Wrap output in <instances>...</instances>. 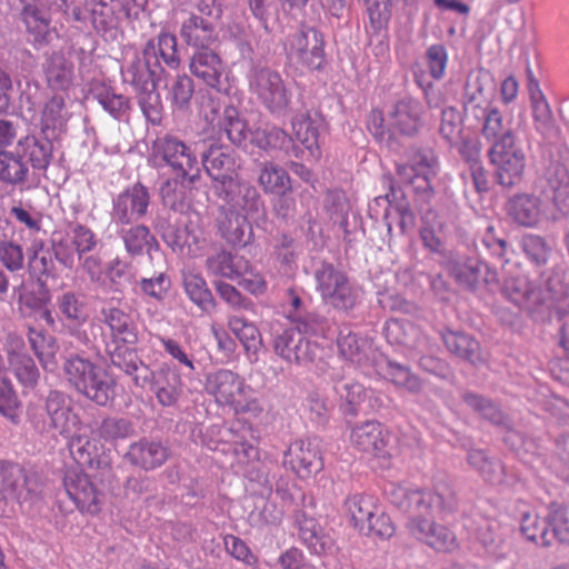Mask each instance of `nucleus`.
<instances>
[{
  "label": "nucleus",
  "instance_id": "obj_1",
  "mask_svg": "<svg viewBox=\"0 0 569 569\" xmlns=\"http://www.w3.org/2000/svg\"><path fill=\"white\" fill-rule=\"evenodd\" d=\"M148 161L157 169L167 166L174 174L160 188L163 206L178 213L188 212L191 208L188 187L196 184L201 177L196 150L176 136L166 133L152 142Z\"/></svg>",
  "mask_w": 569,
  "mask_h": 569
},
{
  "label": "nucleus",
  "instance_id": "obj_2",
  "mask_svg": "<svg viewBox=\"0 0 569 569\" xmlns=\"http://www.w3.org/2000/svg\"><path fill=\"white\" fill-rule=\"evenodd\" d=\"M96 449L87 438H73L70 442V452L81 466L96 468L93 475L69 470L63 478V486L69 498L82 513L98 515L104 503V489L110 487L114 478L112 467L106 458L92 455Z\"/></svg>",
  "mask_w": 569,
  "mask_h": 569
},
{
  "label": "nucleus",
  "instance_id": "obj_3",
  "mask_svg": "<svg viewBox=\"0 0 569 569\" xmlns=\"http://www.w3.org/2000/svg\"><path fill=\"white\" fill-rule=\"evenodd\" d=\"M60 369L68 386L97 406L106 407L113 400L114 378L84 352L63 353Z\"/></svg>",
  "mask_w": 569,
  "mask_h": 569
},
{
  "label": "nucleus",
  "instance_id": "obj_4",
  "mask_svg": "<svg viewBox=\"0 0 569 569\" xmlns=\"http://www.w3.org/2000/svg\"><path fill=\"white\" fill-rule=\"evenodd\" d=\"M498 87L488 74H481L465 86L463 113L467 121L480 126L481 136L490 143L488 157L492 164L498 162Z\"/></svg>",
  "mask_w": 569,
  "mask_h": 569
},
{
  "label": "nucleus",
  "instance_id": "obj_5",
  "mask_svg": "<svg viewBox=\"0 0 569 569\" xmlns=\"http://www.w3.org/2000/svg\"><path fill=\"white\" fill-rule=\"evenodd\" d=\"M166 70L154 58L152 44H144L141 58L137 57L126 69L124 80L138 93V103L142 113L153 124L161 121V96L158 84L164 77Z\"/></svg>",
  "mask_w": 569,
  "mask_h": 569
},
{
  "label": "nucleus",
  "instance_id": "obj_6",
  "mask_svg": "<svg viewBox=\"0 0 569 569\" xmlns=\"http://www.w3.org/2000/svg\"><path fill=\"white\" fill-rule=\"evenodd\" d=\"M272 348L274 353L289 365L313 366L320 373L335 361L331 351L302 336L290 327L274 331Z\"/></svg>",
  "mask_w": 569,
  "mask_h": 569
},
{
  "label": "nucleus",
  "instance_id": "obj_7",
  "mask_svg": "<svg viewBox=\"0 0 569 569\" xmlns=\"http://www.w3.org/2000/svg\"><path fill=\"white\" fill-rule=\"evenodd\" d=\"M43 487L41 475L33 468L0 461V516H4L7 500L20 506L36 505L42 497Z\"/></svg>",
  "mask_w": 569,
  "mask_h": 569
},
{
  "label": "nucleus",
  "instance_id": "obj_8",
  "mask_svg": "<svg viewBox=\"0 0 569 569\" xmlns=\"http://www.w3.org/2000/svg\"><path fill=\"white\" fill-rule=\"evenodd\" d=\"M385 492L389 502L409 517L431 516L435 509L452 511L457 505L455 492L448 487L433 492L409 489L391 482L386 487Z\"/></svg>",
  "mask_w": 569,
  "mask_h": 569
},
{
  "label": "nucleus",
  "instance_id": "obj_9",
  "mask_svg": "<svg viewBox=\"0 0 569 569\" xmlns=\"http://www.w3.org/2000/svg\"><path fill=\"white\" fill-rule=\"evenodd\" d=\"M249 88L269 111L281 118L290 112V92L280 73L261 63H252L248 72Z\"/></svg>",
  "mask_w": 569,
  "mask_h": 569
},
{
  "label": "nucleus",
  "instance_id": "obj_10",
  "mask_svg": "<svg viewBox=\"0 0 569 569\" xmlns=\"http://www.w3.org/2000/svg\"><path fill=\"white\" fill-rule=\"evenodd\" d=\"M288 54L310 71H322L329 62L325 33L307 21H300L287 37Z\"/></svg>",
  "mask_w": 569,
  "mask_h": 569
},
{
  "label": "nucleus",
  "instance_id": "obj_11",
  "mask_svg": "<svg viewBox=\"0 0 569 569\" xmlns=\"http://www.w3.org/2000/svg\"><path fill=\"white\" fill-rule=\"evenodd\" d=\"M315 279L322 300L336 310L349 312L358 303V291L348 276L331 262L320 260L315 270Z\"/></svg>",
  "mask_w": 569,
  "mask_h": 569
},
{
  "label": "nucleus",
  "instance_id": "obj_12",
  "mask_svg": "<svg viewBox=\"0 0 569 569\" xmlns=\"http://www.w3.org/2000/svg\"><path fill=\"white\" fill-rule=\"evenodd\" d=\"M74 0H19L21 3V20L29 33L34 36V41L49 43L56 36L52 26L53 16L62 12L68 14L69 7Z\"/></svg>",
  "mask_w": 569,
  "mask_h": 569
},
{
  "label": "nucleus",
  "instance_id": "obj_13",
  "mask_svg": "<svg viewBox=\"0 0 569 569\" xmlns=\"http://www.w3.org/2000/svg\"><path fill=\"white\" fill-rule=\"evenodd\" d=\"M301 506L295 509V521L299 527L302 542L311 553L326 556L335 550V540L325 532L316 520V506L312 497L300 495Z\"/></svg>",
  "mask_w": 569,
  "mask_h": 569
},
{
  "label": "nucleus",
  "instance_id": "obj_14",
  "mask_svg": "<svg viewBox=\"0 0 569 569\" xmlns=\"http://www.w3.org/2000/svg\"><path fill=\"white\" fill-rule=\"evenodd\" d=\"M322 375L332 382V389L340 400V408L346 418L367 413L368 390L359 382L346 380L343 367H335L331 361Z\"/></svg>",
  "mask_w": 569,
  "mask_h": 569
},
{
  "label": "nucleus",
  "instance_id": "obj_15",
  "mask_svg": "<svg viewBox=\"0 0 569 569\" xmlns=\"http://www.w3.org/2000/svg\"><path fill=\"white\" fill-rule=\"evenodd\" d=\"M191 149L196 150L197 156L200 154L201 164L211 178V187L239 174L236 171L233 151L229 146L216 140H208L201 146L194 144V148L191 147Z\"/></svg>",
  "mask_w": 569,
  "mask_h": 569
},
{
  "label": "nucleus",
  "instance_id": "obj_16",
  "mask_svg": "<svg viewBox=\"0 0 569 569\" xmlns=\"http://www.w3.org/2000/svg\"><path fill=\"white\" fill-rule=\"evenodd\" d=\"M387 123L395 136L415 138L425 127V108L418 99L406 96L390 106Z\"/></svg>",
  "mask_w": 569,
  "mask_h": 569
},
{
  "label": "nucleus",
  "instance_id": "obj_17",
  "mask_svg": "<svg viewBox=\"0 0 569 569\" xmlns=\"http://www.w3.org/2000/svg\"><path fill=\"white\" fill-rule=\"evenodd\" d=\"M149 204L148 188L136 182L112 199L111 221L122 226L136 223L147 214Z\"/></svg>",
  "mask_w": 569,
  "mask_h": 569
},
{
  "label": "nucleus",
  "instance_id": "obj_18",
  "mask_svg": "<svg viewBox=\"0 0 569 569\" xmlns=\"http://www.w3.org/2000/svg\"><path fill=\"white\" fill-rule=\"evenodd\" d=\"M171 455L168 442L159 438L142 437L130 443L123 458L131 466L152 471L163 466Z\"/></svg>",
  "mask_w": 569,
  "mask_h": 569
},
{
  "label": "nucleus",
  "instance_id": "obj_19",
  "mask_svg": "<svg viewBox=\"0 0 569 569\" xmlns=\"http://www.w3.org/2000/svg\"><path fill=\"white\" fill-rule=\"evenodd\" d=\"M56 140L47 139L44 136L27 134L20 138L14 147L23 162L29 166L31 173H34L37 183L46 174L53 158V143Z\"/></svg>",
  "mask_w": 569,
  "mask_h": 569
},
{
  "label": "nucleus",
  "instance_id": "obj_20",
  "mask_svg": "<svg viewBox=\"0 0 569 569\" xmlns=\"http://www.w3.org/2000/svg\"><path fill=\"white\" fill-rule=\"evenodd\" d=\"M251 219L247 214L233 209L218 207L216 226L219 234L233 248H244L254 240Z\"/></svg>",
  "mask_w": 569,
  "mask_h": 569
},
{
  "label": "nucleus",
  "instance_id": "obj_21",
  "mask_svg": "<svg viewBox=\"0 0 569 569\" xmlns=\"http://www.w3.org/2000/svg\"><path fill=\"white\" fill-rule=\"evenodd\" d=\"M283 465L301 479H308L323 468V461L317 445L310 440H296L284 453Z\"/></svg>",
  "mask_w": 569,
  "mask_h": 569
},
{
  "label": "nucleus",
  "instance_id": "obj_22",
  "mask_svg": "<svg viewBox=\"0 0 569 569\" xmlns=\"http://www.w3.org/2000/svg\"><path fill=\"white\" fill-rule=\"evenodd\" d=\"M500 184L513 186L523 176L526 156L510 132L500 137Z\"/></svg>",
  "mask_w": 569,
  "mask_h": 569
},
{
  "label": "nucleus",
  "instance_id": "obj_23",
  "mask_svg": "<svg viewBox=\"0 0 569 569\" xmlns=\"http://www.w3.org/2000/svg\"><path fill=\"white\" fill-rule=\"evenodd\" d=\"M0 181L21 191L38 186L34 173L30 172L14 148L0 151Z\"/></svg>",
  "mask_w": 569,
  "mask_h": 569
},
{
  "label": "nucleus",
  "instance_id": "obj_24",
  "mask_svg": "<svg viewBox=\"0 0 569 569\" xmlns=\"http://www.w3.org/2000/svg\"><path fill=\"white\" fill-rule=\"evenodd\" d=\"M179 34L181 40L194 51L211 48L218 40L214 24L209 19L194 13L189 14L181 22Z\"/></svg>",
  "mask_w": 569,
  "mask_h": 569
},
{
  "label": "nucleus",
  "instance_id": "obj_25",
  "mask_svg": "<svg viewBox=\"0 0 569 569\" xmlns=\"http://www.w3.org/2000/svg\"><path fill=\"white\" fill-rule=\"evenodd\" d=\"M450 272L456 281L468 290H476L481 281L486 284L495 283L498 277L496 271L473 258L456 260Z\"/></svg>",
  "mask_w": 569,
  "mask_h": 569
},
{
  "label": "nucleus",
  "instance_id": "obj_26",
  "mask_svg": "<svg viewBox=\"0 0 569 569\" xmlns=\"http://www.w3.org/2000/svg\"><path fill=\"white\" fill-rule=\"evenodd\" d=\"M350 440L360 451L383 456L388 443L387 431L376 420H367L351 430Z\"/></svg>",
  "mask_w": 569,
  "mask_h": 569
},
{
  "label": "nucleus",
  "instance_id": "obj_27",
  "mask_svg": "<svg viewBox=\"0 0 569 569\" xmlns=\"http://www.w3.org/2000/svg\"><path fill=\"white\" fill-rule=\"evenodd\" d=\"M251 143L266 152L279 150L297 158L303 152L293 138L279 127L256 128L251 133Z\"/></svg>",
  "mask_w": 569,
  "mask_h": 569
},
{
  "label": "nucleus",
  "instance_id": "obj_28",
  "mask_svg": "<svg viewBox=\"0 0 569 569\" xmlns=\"http://www.w3.org/2000/svg\"><path fill=\"white\" fill-rule=\"evenodd\" d=\"M257 167V182L266 194H282L292 191V180L289 172L281 164L272 161L254 160Z\"/></svg>",
  "mask_w": 569,
  "mask_h": 569
},
{
  "label": "nucleus",
  "instance_id": "obj_29",
  "mask_svg": "<svg viewBox=\"0 0 569 569\" xmlns=\"http://www.w3.org/2000/svg\"><path fill=\"white\" fill-rule=\"evenodd\" d=\"M243 382L240 377L228 369L209 372L206 377L204 388L209 395L222 405H232L237 393L242 391Z\"/></svg>",
  "mask_w": 569,
  "mask_h": 569
},
{
  "label": "nucleus",
  "instance_id": "obj_30",
  "mask_svg": "<svg viewBox=\"0 0 569 569\" xmlns=\"http://www.w3.org/2000/svg\"><path fill=\"white\" fill-rule=\"evenodd\" d=\"M126 251L131 257H141L147 254L153 259L154 253L160 252V243L151 233L149 227L144 224H133L123 228L120 231Z\"/></svg>",
  "mask_w": 569,
  "mask_h": 569
},
{
  "label": "nucleus",
  "instance_id": "obj_31",
  "mask_svg": "<svg viewBox=\"0 0 569 569\" xmlns=\"http://www.w3.org/2000/svg\"><path fill=\"white\" fill-rule=\"evenodd\" d=\"M102 321L111 332V339L114 345H136L138 342L137 326L130 313L119 308H102Z\"/></svg>",
  "mask_w": 569,
  "mask_h": 569
},
{
  "label": "nucleus",
  "instance_id": "obj_32",
  "mask_svg": "<svg viewBox=\"0 0 569 569\" xmlns=\"http://www.w3.org/2000/svg\"><path fill=\"white\" fill-rule=\"evenodd\" d=\"M190 71L211 88L221 84L222 61L211 47L206 50H196L190 58Z\"/></svg>",
  "mask_w": 569,
  "mask_h": 569
},
{
  "label": "nucleus",
  "instance_id": "obj_33",
  "mask_svg": "<svg viewBox=\"0 0 569 569\" xmlns=\"http://www.w3.org/2000/svg\"><path fill=\"white\" fill-rule=\"evenodd\" d=\"M66 102L62 96H53L46 102L40 118V134L59 141L67 130Z\"/></svg>",
  "mask_w": 569,
  "mask_h": 569
},
{
  "label": "nucleus",
  "instance_id": "obj_34",
  "mask_svg": "<svg viewBox=\"0 0 569 569\" xmlns=\"http://www.w3.org/2000/svg\"><path fill=\"white\" fill-rule=\"evenodd\" d=\"M92 98L113 119L124 121L129 119L131 110L130 98L119 93L112 86L103 82H96L91 87Z\"/></svg>",
  "mask_w": 569,
  "mask_h": 569
},
{
  "label": "nucleus",
  "instance_id": "obj_35",
  "mask_svg": "<svg viewBox=\"0 0 569 569\" xmlns=\"http://www.w3.org/2000/svg\"><path fill=\"white\" fill-rule=\"evenodd\" d=\"M322 124L320 117L312 118L309 112L298 113L292 118V129L295 142H299L311 157L319 158V128Z\"/></svg>",
  "mask_w": 569,
  "mask_h": 569
},
{
  "label": "nucleus",
  "instance_id": "obj_36",
  "mask_svg": "<svg viewBox=\"0 0 569 569\" xmlns=\"http://www.w3.org/2000/svg\"><path fill=\"white\" fill-rule=\"evenodd\" d=\"M221 128L228 140L238 149L248 151L252 146L251 133L253 130L249 128L247 119L236 107L229 104L223 109Z\"/></svg>",
  "mask_w": 569,
  "mask_h": 569
},
{
  "label": "nucleus",
  "instance_id": "obj_37",
  "mask_svg": "<svg viewBox=\"0 0 569 569\" xmlns=\"http://www.w3.org/2000/svg\"><path fill=\"white\" fill-rule=\"evenodd\" d=\"M159 403L163 407L176 406L182 395L181 376L177 369L162 365L152 385Z\"/></svg>",
  "mask_w": 569,
  "mask_h": 569
},
{
  "label": "nucleus",
  "instance_id": "obj_38",
  "mask_svg": "<svg viewBox=\"0 0 569 569\" xmlns=\"http://www.w3.org/2000/svg\"><path fill=\"white\" fill-rule=\"evenodd\" d=\"M28 271L31 280H56L59 271L52 254L44 247L43 242L34 241L29 249Z\"/></svg>",
  "mask_w": 569,
  "mask_h": 569
},
{
  "label": "nucleus",
  "instance_id": "obj_39",
  "mask_svg": "<svg viewBox=\"0 0 569 569\" xmlns=\"http://www.w3.org/2000/svg\"><path fill=\"white\" fill-rule=\"evenodd\" d=\"M46 416L50 420V425L60 435L70 432L72 415L71 407L67 403V395L59 390H50L44 400Z\"/></svg>",
  "mask_w": 569,
  "mask_h": 569
},
{
  "label": "nucleus",
  "instance_id": "obj_40",
  "mask_svg": "<svg viewBox=\"0 0 569 569\" xmlns=\"http://www.w3.org/2000/svg\"><path fill=\"white\" fill-rule=\"evenodd\" d=\"M507 212L519 224L532 227L540 219L541 201L531 194H518L509 200Z\"/></svg>",
  "mask_w": 569,
  "mask_h": 569
},
{
  "label": "nucleus",
  "instance_id": "obj_41",
  "mask_svg": "<svg viewBox=\"0 0 569 569\" xmlns=\"http://www.w3.org/2000/svg\"><path fill=\"white\" fill-rule=\"evenodd\" d=\"M44 74L49 87L53 90H67L72 84L73 66L67 58L58 52L47 58Z\"/></svg>",
  "mask_w": 569,
  "mask_h": 569
},
{
  "label": "nucleus",
  "instance_id": "obj_42",
  "mask_svg": "<svg viewBox=\"0 0 569 569\" xmlns=\"http://www.w3.org/2000/svg\"><path fill=\"white\" fill-rule=\"evenodd\" d=\"M183 288L189 299L204 313L217 309V301L207 281L199 273H187L183 277Z\"/></svg>",
  "mask_w": 569,
  "mask_h": 569
},
{
  "label": "nucleus",
  "instance_id": "obj_43",
  "mask_svg": "<svg viewBox=\"0 0 569 569\" xmlns=\"http://www.w3.org/2000/svg\"><path fill=\"white\" fill-rule=\"evenodd\" d=\"M442 341L448 351L457 357L471 365L481 362L480 345L469 335L448 330L442 333Z\"/></svg>",
  "mask_w": 569,
  "mask_h": 569
},
{
  "label": "nucleus",
  "instance_id": "obj_44",
  "mask_svg": "<svg viewBox=\"0 0 569 569\" xmlns=\"http://www.w3.org/2000/svg\"><path fill=\"white\" fill-rule=\"evenodd\" d=\"M389 191L383 197L376 198V202L385 200L389 206H393L397 214L399 216V228L401 233H406L416 224V217L410 209L409 203L406 201L405 192L400 187H397L391 177L388 178Z\"/></svg>",
  "mask_w": 569,
  "mask_h": 569
},
{
  "label": "nucleus",
  "instance_id": "obj_45",
  "mask_svg": "<svg viewBox=\"0 0 569 569\" xmlns=\"http://www.w3.org/2000/svg\"><path fill=\"white\" fill-rule=\"evenodd\" d=\"M51 300L52 295L48 282L42 280H31L30 283L21 288L18 298L20 309L26 313L51 306Z\"/></svg>",
  "mask_w": 569,
  "mask_h": 569
},
{
  "label": "nucleus",
  "instance_id": "obj_46",
  "mask_svg": "<svg viewBox=\"0 0 569 569\" xmlns=\"http://www.w3.org/2000/svg\"><path fill=\"white\" fill-rule=\"evenodd\" d=\"M86 11L97 32L104 34L117 29L119 21L114 7L106 0H87Z\"/></svg>",
  "mask_w": 569,
  "mask_h": 569
},
{
  "label": "nucleus",
  "instance_id": "obj_47",
  "mask_svg": "<svg viewBox=\"0 0 569 569\" xmlns=\"http://www.w3.org/2000/svg\"><path fill=\"white\" fill-rule=\"evenodd\" d=\"M383 333L390 345L411 348L415 346L420 330L408 319H389L385 323Z\"/></svg>",
  "mask_w": 569,
  "mask_h": 569
},
{
  "label": "nucleus",
  "instance_id": "obj_48",
  "mask_svg": "<svg viewBox=\"0 0 569 569\" xmlns=\"http://www.w3.org/2000/svg\"><path fill=\"white\" fill-rule=\"evenodd\" d=\"M237 211L250 217L254 221L256 226H259L260 222H266L267 220V208L264 201L257 187L248 180H246V183L243 184V191L237 204Z\"/></svg>",
  "mask_w": 569,
  "mask_h": 569
},
{
  "label": "nucleus",
  "instance_id": "obj_49",
  "mask_svg": "<svg viewBox=\"0 0 569 569\" xmlns=\"http://www.w3.org/2000/svg\"><path fill=\"white\" fill-rule=\"evenodd\" d=\"M528 90L535 128L537 131L545 133L552 126V111L537 81L530 80Z\"/></svg>",
  "mask_w": 569,
  "mask_h": 569
},
{
  "label": "nucleus",
  "instance_id": "obj_50",
  "mask_svg": "<svg viewBox=\"0 0 569 569\" xmlns=\"http://www.w3.org/2000/svg\"><path fill=\"white\" fill-rule=\"evenodd\" d=\"M397 173L403 183L411 186L419 203L429 204L435 196V190L431 186L432 173L415 172L412 167H398Z\"/></svg>",
  "mask_w": 569,
  "mask_h": 569
},
{
  "label": "nucleus",
  "instance_id": "obj_51",
  "mask_svg": "<svg viewBox=\"0 0 569 569\" xmlns=\"http://www.w3.org/2000/svg\"><path fill=\"white\" fill-rule=\"evenodd\" d=\"M337 345L340 355L352 363L362 365L369 360L368 341L351 331H340Z\"/></svg>",
  "mask_w": 569,
  "mask_h": 569
},
{
  "label": "nucleus",
  "instance_id": "obj_52",
  "mask_svg": "<svg viewBox=\"0 0 569 569\" xmlns=\"http://www.w3.org/2000/svg\"><path fill=\"white\" fill-rule=\"evenodd\" d=\"M10 365L18 381L28 389H33L40 379V370L33 358L26 352L10 356Z\"/></svg>",
  "mask_w": 569,
  "mask_h": 569
},
{
  "label": "nucleus",
  "instance_id": "obj_53",
  "mask_svg": "<svg viewBox=\"0 0 569 569\" xmlns=\"http://www.w3.org/2000/svg\"><path fill=\"white\" fill-rule=\"evenodd\" d=\"M98 436L107 442H116L134 433L133 422L124 417H104L98 426Z\"/></svg>",
  "mask_w": 569,
  "mask_h": 569
},
{
  "label": "nucleus",
  "instance_id": "obj_54",
  "mask_svg": "<svg viewBox=\"0 0 569 569\" xmlns=\"http://www.w3.org/2000/svg\"><path fill=\"white\" fill-rule=\"evenodd\" d=\"M230 330L240 340L247 352L257 353L262 346V338L259 329L242 317H232L229 319Z\"/></svg>",
  "mask_w": 569,
  "mask_h": 569
},
{
  "label": "nucleus",
  "instance_id": "obj_55",
  "mask_svg": "<svg viewBox=\"0 0 569 569\" xmlns=\"http://www.w3.org/2000/svg\"><path fill=\"white\" fill-rule=\"evenodd\" d=\"M146 44H152L154 58L162 60L171 69H177L180 64V57L178 53L177 37L167 31H162L156 39H149Z\"/></svg>",
  "mask_w": 569,
  "mask_h": 569
},
{
  "label": "nucleus",
  "instance_id": "obj_56",
  "mask_svg": "<svg viewBox=\"0 0 569 569\" xmlns=\"http://www.w3.org/2000/svg\"><path fill=\"white\" fill-rule=\"evenodd\" d=\"M385 375L395 386L405 388L410 393L417 395L423 389L421 379L409 367L396 361H386Z\"/></svg>",
  "mask_w": 569,
  "mask_h": 569
},
{
  "label": "nucleus",
  "instance_id": "obj_57",
  "mask_svg": "<svg viewBox=\"0 0 569 569\" xmlns=\"http://www.w3.org/2000/svg\"><path fill=\"white\" fill-rule=\"evenodd\" d=\"M346 508L350 516V521L361 532L366 530L368 522L375 518V505L371 499L356 495L346 501Z\"/></svg>",
  "mask_w": 569,
  "mask_h": 569
},
{
  "label": "nucleus",
  "instance_id": "obj_58",
  "mask_svg": "<svg viewBox=\"0 0 569 569\" xmlns=\"http://www.w3.org/2000/svg\"><path fill=\"white\" fill-rule=\"evenodd\" d=\"M246 180L239 174L211 187L213 194L222 202L220 207L237 210Z\"/></svg>",
  "mask_w": 569,
  "mask_h": 569
},
{
  "label": "nucleus",
  "instance_id": "obj_59",
  "mask_svg": "<svg viewBox=\"0 0 569 569\" xmlns=\"http://www.w3.org/2000/svg\"><path fill=\"white\" fill-rule=\"evenodd\" d=\"M60 312L74 325L84 323L88 318V310L83 299L72 291H67L58 298Z\"/></svg>",
  "mask_w": 569,
  "mask_h": 569
},
{
  "label": "nucleus",
  "instance_id": "obj_60",
  "mask_svg": "<svg viewBox=\"0 0 569 569\" xmlns=\"http://www.w3.org/2000/svg\"><path fill=\"white\" fill-rule=\"evenodd\" d=\"M520 530L522 536L537 545L550 546L547 525L536 512L527 511L522 513Z\"/></svg>",
  "mask_w": 569,
  "mask_h": 569
},
{
  "label": "nucleus",
  "instance_id": "obj_61",
  "mask_svg": "<svg viewBox=\"0 0 569 569\" xmlns=\"http://www.w3.org/2000/svg\"><path fill=\"white\" fill-rule=\"evenodd\" d=\"M291 329L299 330L302 336L323 335L329 328L328 319L313 311H303L292 316Z\"/></svg>",
  "mask_w": 569,
  "mask_h": 569
},
{
  "label": "nucleus",
  "instance_id": "obj_62",
  "mask_svg": "<svg viewBox=\"0 0 569 569\" xmlns=\"http://www.w3.org/2000/svg\"><path fill=\"white\" fill-rule=\"evenodd\" d=\"M157 481L154 478L147 475H138L128 477L123 485L124 496L131 500L139 499L146 496V501L156 499Z\"/></svg>",
  "mask_w": 569,
  "mask_h": 569
},
{
  "label": "nucleus",
  "instance_id": "obj_63",
  "mask_svg": "<svg viewBox=\"0 0 569 569\" xmlns=\"http://www.w3.org/2000/svg\"><path fill=\"white\" fill-rule=\"evenodd\" d=\"M131 346L117 343L113 349H108L111 365L128 376L132 373V370L137 369V363L140 360L137 349Z\"/></svg>",
  "mask_w": 569,
  "mask_h": 569
},
{
  "label": "nucleus",
  "instance_id": "obj_64",
  "mask_svg": "<svg viewBox=\"0 0 569 569\" xmlns=\"http://www.w3.org/2000/svg\"><path fill=\"white\" fill-rule=\"evenodd\" d=\"M548 523L555 538L569 546V510L561 506H552L548 516Z\"/></svg>",
  "mask_w": 569,
  "mask_h": 569
}]
</instances>
